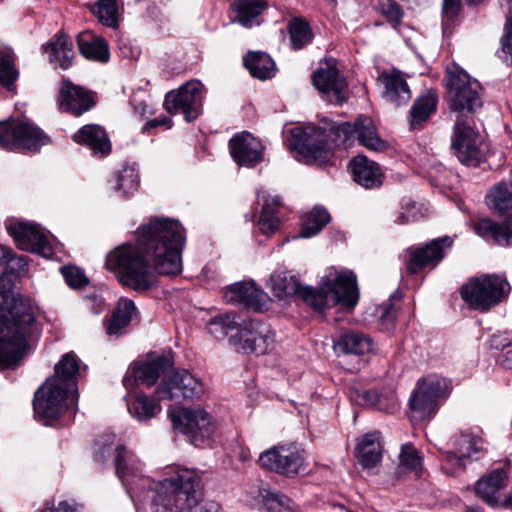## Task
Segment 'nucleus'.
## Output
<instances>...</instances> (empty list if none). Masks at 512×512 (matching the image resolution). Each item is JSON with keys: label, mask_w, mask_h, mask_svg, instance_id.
Wrapping results in <instances>:
<instances>
[{"label": "nucleus", "mask_w": 512, "mask_h": 512, "mask_svg": "<svg viewBox=\"0 0 512 512\" xmlns=\"http://www.w3.org/2000/svg\"><path fill=\"white\" fill-rule=\"evenodd\" d=\"M480 143L481 136L472 121L457 115L451 147L458 160L466 165H476L480 158Z\"/></svg>", "instance_id": "nucleus-16"}, {"label": "nucleus", "mask_w": 512, "mask_h": 512, "mask_svg": "<svg viewBox=\"0 0 512 512\" xmlns=\"http://www.w3.org/2000/svg\"><path fill=\"white\" fill-rule=\"evenodd\" d=\"M386 2L387 3H382L380 5V12L389 17L391 20L399 21L402 16L399 6L391 0H386Z\"/></svg>", "instance_id": "nucleus-55"}, {"label": "nucleus", "mask_w": 512, "mask_h": 512, "mask_svg": "<svg viewBox=\"0 0 512 512\" xmlns=\"http://www.w3.org/2000/svg\"><path fill=\"white\" fill-rule=\"evenodd\" d=\"M110 182L116 191L124 195L132 194L139 187V174L134 167L124 166L112 176Z\"/></svg>", "instance_id": "nucleus-43"}, {"label": "nucleus", "mask_w": 512, "mask_h": 512, "mask_svg": "<svg viewBox=\"0 0 512 512\" xmlns=\"http://www.w3.org/2000/svg\"><path fill=\"white\" fill-rule=\"evenodd\" d=\"M50 63L62 69H68L74 57L72 42L66 35H55L45 46Z\"/></svg>", "instance_id": "nucleus-37"}, {"label": "nucleus", "mask_w": 512, "mask_h": 512, "mask_svg": "<svg viewBox=\"0 0 512 512\" xmlns=\"http://www.w3.org/2000/svg\"><path fill=\"white\" fill-rule=\"evenodd\" d=\"M73 139L78 144L88 146L95 155L106 156L111 151L110 140L105 130L99 125L83 126L74 134Z\"/></svg>", "instance_id": "nucleus-28"}, {"label": "nucleus", "mask_w": 512, "mask_h": 512, "mask_svg": "<svg viewBox=\"0 0 512 512\" xmlns=\"http://www.w3.org/2000/svg\"><path fill=\"white\" fill-rule=\"evenodd\" d=\"M151 125H152V126H158V125H160V120H159V119H154V120H152V121H151Z\"/></svg>", "instance_id": "nucleus-64"}, {"label": "nucleus", "mask_w": 512, "mask_h": 512, "mask_svg": "<svg viewBox=\"0 0 512 512\" xmlns=\"http://www.w3.org/2000/svg\"><path fill=\"white\" fill-rule=\"evenodd\" d=\"M77 43L80 53L85 58L103 63L109 60L108 44L101 36L84 31L78 35Z\"/></svg>", "instance_id": "nucleus-32"}, {"label": "nucleus", "mask_w": 512, "mask_h": 512, "mask_svg": "<svg viewBox=\"0 0 512 512\" xmlns=\"http://www.w3.org/2000/svg\"><path fill=\"white\" fill-rule=\"evenodd\" d=\"M437 108V96L433 92H428L418 97L410 110V125L417 129L421 124L435 113Z\"/></svg>", "instance_id": "nucleus-39"}, {"label": "nucleus", "mask_w": 512, "mask_h": 512, "mask_svg": "<svg viewBox=\"0 0 512 512\" xmlns=\"http://www.w3.org/2000/svg\"><path fill=\"white\" fill-rule=\"evenodd\" d=\"M512 0H505L508 8L506 22L504 25V35L502 37V51L511 57L512 61Z\"/></svg>", "instance_id": "nucleus-52"}, {"label": "nucleus", "mask_w": 512, "mask_h": 512, "mask_svg": "<svg viewBox=\"0 0 512 512\" xmlns=\"http://www.w3.org/2000/svg\"><path fill=\"white\" fill-rule=\"evenodd\" d=\"M270 288L275 297L285 299L299 296L316 311L340 304L353 308L359 298L356 275L347 269H328L319 290L301 286L299 280L288 271H276L270 277Z\"/></svg>", "instance_id": "nucleus-5"}, {"label": "nucleus", "mask_w": 512, "mask_h": 512, "mask_svg": "<svg viewBox=\"0 0 512 512\" xmlns=\"http://www.w3.org/2000/svg\"><path fill=\"white\" fill-rule=\"evenodd\" d=\"M169 415L174 429L196 447L209 444L217 436V420L202 408L180 407L169 411Z\"/></svg>", "instance_id": "nucleus-6"}, {"label": "nucleus", "mask_w": 512, "mask_h": 512, "mask_svg": "<svg viewBox=\"0 0 512 512\" xmlns=\"http://www.w3.org/2000/svg\"><path fill=\"white\" fill-rule=\"evenodd\" d=\"M267 6L266 0H235L231 5L235 13L233 21L246 28L258 25L259 16Z\"/></svg>", "instance_id": "nucleus-34"}, {"label": "nucleus", "mask_w": 512, "mask_h": 512, "mask_svg": "<svg viewBox=\"0 0 512 512\" xmlns=\"http://www.w3.org/2000/svg\"><path fill=\"white\" fill-rule=\"evenodd\" d=\"M448 106L464 118V113H474L482 106L480 83L463 69L453 66L446 71Z\"/></svg>", "instance_id": "nucleus-7"}, {"label": "nucleus", "mask_w": 512, "mask_h": 512, "mask_svg": "<svg viewBox=\"0 0 512 512\" xmlns=\"http://www.w3.org/2000/svg\"><path fill=\"white\" fill-rule=\"evenodd\" d=\"M354 454L362 468L375 467L382 459L380 433L373 431L363 435L357 442Z\"/></svg>", "instance_id": "nucleus-29"}, {"label": "nucleus", "mask_w": 512, "mask_h": 512, "mask_svg": "<svg viewBox=\"0 0 512 512\" xmlns=\"http://www.w3.org/2000/svg\"><path fill=\"white\" fill-rule=\"evenodd\" d=\"M502 365L505 368L512 370V347L505 352L502 359Z\"/></svg>", "instance_id": "nucleus-61"}, {"label": "nucleus", "mask_w": 512, "mask_h": 512, "mask_svg": "<svg viewBox=\"0 0 512 512\" xmlns=\"http://www.w3.org/2000/svg\"><path fill=\"white\" fill-rule=\"evenodd\" d=\"M41 512H77V506L68 500H51L44 503Z\"/></svg>", "instance_id": "nucleus-54"}, {"label": "nucleus", "mask_w": 512, "mask_h": 512, "mask_svg": "<svg viewBox=\"0 0 512 512\" xmlns=\"http://www.w3.org/2000/svg\"><path fill=\"white\" fill-rule=\"evenodd\" d=\"M172 363L168 357L156 356L138 361L131 365L123 378V384L126 388L134 384H142L148 387L154 385L159 377L163 375Z\"/></svg>", "instance_id": "nucleus-21"}, {"label": "nucleus", "mask_w": 512, "mask_h": 512, "mask_svg": "<svg viewBox=\"0 0 512 512\" xmlns=\"http://www.w3.org/2000/svg\"><path fill=\"white\" fill-rule=\"evenodd\" d=\"M288 31L291 46L295 50L302 49L313 37L309 23L302 18H293L289 22Z\"/></svg>", "instance_id": "nucleus-44"}, {"label": "nucleus", "mask_w": 512, "mask_h": 512, "mask_svg": "<svg viewBox=\"0 0 512 512\" xmlns=\"http://www.w3.org/2000/svg\"><path fill=\"white\" fill-rule=\"evenodd\" d=\"M61 273L66 283L72 288H80L88 282L84 272L76 266L62 267Z\"/></svg>", "instance_id": "nucleus-51"}, {"label": "nucleus", "mask_w": 512, "mask_h": 512, "mask_svg": "<svg viewBox=\"0 0 512 512\" xmlns=\"http://www.w3.org/2000/svg\"><path fill=\"white\" fill-rule=\"evenodd\" d=\"M159 400L180 402L182 399H199L205 393L203 382L183 369L164 377L157 387Z\"/></svg>", "instance_id": "nucleus-15"}, {"label": "nucleus", "mask_w": 512, "mask_h": 512, "mask_svg": "<svg viewBox=\"0 0 512 512\" xmlns=\"http://www.w3.org/2000/svg\"><path fill=\"white\" fill-rule=\"evenodd\" d=\"M6 227L19 249L38 253L43 257L51 255L47 236L39 225L27 221H17Z\"/></svg>", "instance_id": "nucleus-19"}, {"label": "nucleus", "mask_w": 512, "mask_h": 512, "mask_svg": "<svg viewBox=\"0 0 512 512\" xmlns=\"http://www.w3.org/2000/svg\"><path fill=\"white\" fill-rule=\"evenodd\" d=\"M504 505L512 508V493L504 500Z\"/></svg>", "instance_id": "nucleus-62"}, {"label": "nucleus", "mask_w": 512, "mask_h": 512, "mask_svg": "<svg viewBox=\"0 0 512 512\" xmlns=\"http://www.w3.org/2000/svg\"><path fill=\"white\" fill-rule=\"evenodd\" d=\"M27 270L26 257L13 252L0 275V369L15 366L39 334L31 306L13 292L16 279Z\"/></svg>", "instance_id": "nucleus-3"}, {"label": "nucleus", "mask_w": 512, "mask_h": 512, "mask_svg": "<svg viewBox=\"0 0 512 512\" xmlns=\"http://www.w3.org/2000/svg\"><path fill=\"white\" fill-rule=\"evenodd\" d=\"M397 317V311L393 304H389L385 311L380 316V322L386 330H391L394 327Z\"/></svg>", "instance_id": "nucleus-56"}, {"label": "nucleus", "mask_w": 512, "mask_h": 512, "mask_svg": "<svg viewBox=\"0 0 512 512\" xmlns=\"http://www.w3.org/2000/svg\"><path fill=\"white\" fill-rule=\"evenodd\" d=\"M315 88L331 103L341 104L348 98L346 79L339 72L334 59L325 60L313 73Z\"/></svg>", "instance_id": "nucleus-17"}, {"label": "nucleus", "mask_w": 512, "mask_h": 512, "mask_svg": "<svg viewBox=\"0 0 512 512\" xmlns=\"http://www.w3.org/2000/svg\"><path fill=\"white\" fill-rule=\"evenodd\" d=\"M98 20L108 27H117L118 6L116 0H98L92 8Z\"/></svg>", "instance_id": "nucleus-48"}, {"label": "nucleus", "mask_w": 512, "mask_h": 512, "mask_svg": "<svg viewBox=\"0 0 512 512\" xmlns=\"http://www.w3.org/2000/svg\"><path fill=\"white\" fill-rule=\"evenodd\" d=\"M203 84L198 80H190L177 90L169 91L165 95L164 107L169 114L182 112L185 120H195L201 112L203 100Z\"/></svg>", "instance_id": "nucleus-14"}, {"label": "nucleus", "mask_w": 512, "mask_h": 512, "mask_svg": "<svg viewBox=\"0 0 512 512\" xmlns=\"http://www.w3.org/2000/svg\"><path fill=\"white\" fill-rule=\"evenodd\" d=\"M453 239L449 236L433 239L424 246L408 249L407 271L416 274L425 268L433 269L443 259L447 249L451 248Z\"/></svg>", "instance_id": "nucleus-18"}, {"label": "nucleus", "mask_w": 512, "mask_h": 512, "mask_svg": "<svg viewBox=\"0 0 512 512\" xmlns=\"http://www.w3.org/2000/svg\"><path fill=\"white\" fill-rule=\"evenodd\" d=\"M451 450L443 455L444 469L455 473L465 466L466 460L476 456L482 449V439L471 433H460L450 439Z\"/></svg>", "instance_id": "nucleus-20"}, {"label": "nucleus", "mask_w": 512, "mask_h": 512, "mask_svg": "<svg viewBox=\"0 0 512 512\" xmlns=\"http://www.w3.org/2000/svg\"><path fill=\"white\" fill-rule=\"evenodd\" d=\"M158 397V395L156 394ZM159 399L138 394L132 402L127 403L129 413L139 421H147L155 417L160 411Z\"/></svg>", "instance_id": "nucleus-40"}, {"label": "nucleus", "mask_w": 512, "mask_h": 512, "mask_svg": "<svg viewBox=\"0 0 512 512\" xmlns=\"http://www.w3.org/2000/svg\"><path fill=\"white\" fill-rule=\"evenodd\" d=\"M239 323L235 315L226 313L212 318L207 324L208 332L217 339L225 338L230 331H238Z\"/></svg>", "instance_id": "nucleus-46"}, {"label": "nucleus", "mask_w": 512, "mask_h": 512, "mask_svg": "<svg viewBox=\"0 0 512 512\" xmlns=\"http://www.w3.org/2000/svg\"><path fill=\"white\" fill-rule=\"evenodd\" d=\"M94 460L104 463L115 452L116 474L129 493L150 489L153 512H192L200 498L201 478L193 469L166 466L157 481L143 474V464L122 446L114 434L101 436L95 444Z\"/></svg>", "instance_id": "nucleus-2"}, {"label": "nucleus", "mask_w": 512, "mask_h": 512, "mask_svg": "<svg viewBox=\"0 0 512 512\" xmlns=\"http://www.w3.org/2000/svg\"><path fill=\"white\" fill-rule=\"evenodd\" d=\"M256 196L258 202L263 201L261 215L258 220L259 230L265 235H271L280 227V220L277 216L280 198L279 196L271 197L262 188L257 189Z\"/></svg>", "instance_id": "nucleus-30"}, {"label": "nucleus", "mask_w": 512, "mask_h": 512, "mask_svg": "<svg viewBox=\"0 0 512 512\" xmlns=\"http://www.w3.org/2000/svg\"><path fill=\"white\" fill-rule=\"evenodd\" d=\"M195 512H224L223 507L216 501H205Z\"/></svg>", "instance_id": "nucleus-59"}, {"label": "nucleus", "mask_w": 512, "mask_h": 512, "mask_svg": "<svg viewBox=\"0 0 512 512\" xmlns=\"http://www.w3.org/2000/svg\"><path fill=\"white\" fill-rule=\"evenodd\" d=\"M256 492L259 502L270 512H280L283 508L290 507V499L280 492L266 488H258Z\"/></svg>", "instance_id": "nucleus-47"}, {"label": "nucleus", "mask_w": 512, "mask_h": 512, "mask_svg": "<svg viewBox=\"0 0 512 512\" xmlns=\"http://www.w3.org/2000/svg\"><path fill=\"white\" fill-rule=\"evenodd\" d=\"M402 209L397 219L395 220L399 224L409 223L417 218L416 203L411 199H403L401 202Z\"/></svg>", "instance_id": "nucleus-53"}, {"label": "nucleus", "mask_w": 512, "mask_h": 512, "mask_svg": "<svg viewBox=\"0 0 512 512\" xmlns=\"http://www.w3.org/2000/svg\"><path fill=\"white\" fill-rule=\"evenodd\" d=\"M18 75L13 51L7 48L0 50V85L10 88Z\"/></svg>", "instance_id": "nucleus-45"}, {"label": "nucleus", "mask_w": 512, "mask_h": 512, "mask_svg": "<svg viewBox=\"0 0 512 512\" xmlns=\"http://www.w3.org/2000/svg\"><path fill=\"white\" fill-rule=\"evenodd\" d=\"M483 0H467V2L470 4V5H478L482 2Z\"/></svg>", "instance_id": "nucleus-63"}, {"label": "nucleus", "mask_w": 512, "mask_h": 512, "mask_svg": "<svg viewBox=\"0 0 512 512\" xmlns=\"http://www.w3.org/2000/svg\"><path fill=\"white\" fill-rule=\"evenodd\" d=\"M511 337L508 332H497L490 338L489 345L494 349H502L510 345Z\"/></svg>", "instance_id": "nucleus-57"}, {"label": "nucleus", "mask_w": 512, "mask_h": 512, "mask_svg": "<svg viewBox=\"0 0 512 512\" xmlns=\"http://www.w3.org/2000/svg\"><path fill=\"white\" fill-rule=\"evenodd\" d=\"M362 404L377 407L382 410L384 407L381 405V400L375 390L364 391L362 394Z\"/></svg>", "instance_id": "nucleus-58"}, {"label": "nucleus", "mask_w": 512, "mask_h": 512, "mask_svg": "<svg viewBox=\"0 0 512 512\" xmlns=\"http://www.w3.org/2000/svg\"><path fill=\"white\" fill-rule=\"evenodd\" d=\"M330 222L328 211L321 206H315L303 220L297 237L310 238L318 234Z\"/></svg>", "instance_id": "nucleus-42"}, {"label": "nucleus", "mask_w": 512, "mask_h": 512, "mask_svg": "<svg viewBox=\"0 0 512 512\" xmlns=\"http://www.w3.org/2000/svg\"><path fill=\"white\" fill-rule=\"evenodd\" d=\"M474 231L498 245H510L512 244V217H508L501 225L489 219H482L474 225Z\"/></svg>", "instance_id": "nucleus-33"}, {"label": "nucleus", "mask_w": 512, "mask_h": 512, "mask_svg": "<svg viewBox=\"0 0 512 512\" xmlns=\"http://www.w3.org/2000/svg\"><path fill=\"white\" fill-rule=\"evenodd\" d=\"M49 138L31 121L12 119L0 122V147L6 150L38 151Z\"/></svg>", "instance_id": "nucleus-11"}, {"label": "nucleus", "mask_w": 512, "mask_h": 512, "mask_svg": "<svg viewBox=\"0 0 512 512\" xmlns=\"http://www.w3.org/2000/svg\"><path fill=\"white\" fill-rule=\"evenodd\" d=\"M229 150L238 165L254 167L262 161L264 147L252 134L242 132L230 139Z\"/></svg>", "instance_id": "nucleus-22"}, {"label": "nucleus", "mask_w": 512, "mask_h": 512, "mask_svg": "<svg viewBox=\"0 0 512 512\" xmlns=\"http://www.w3.org/2000/svg\"><path fill=\"white\" fill-rule=\"evenodd\" d=\"M12 253L13 250L10 247L0 245V270H2V272L9 263V259H11Z\"/></svg>", "instance_id": "nucleus-60"}, {"label": "nucleus", "mask_w": 512, "mask_h": 512, "mask_svg": "<svg viewBox=\"0 0 512 512\" xmlns=\"http://www.w3.org/2000/svg\"><path fill=\"white\" fill-rule=\"evenodd\" d=\"M259 465L270 472L293 477L306 468L305 451L300 446L290 443L275 445L260 453Z\"/></svg>", "instance_id": "nucleus-12"}, {"label": "nucleus", "mask_w": 512, "mask_h": 512, "mask_svg": "<svg viewBox=\"0 0 512 512\" xmlns=\"http://www.w3.org/2000/svg\"><path fill=\"white\" fill-rule=\"evenodd\" d=\"M487 204L500 214L512 212V183L501 182L490 189Z\"/></svg>", "instance_id": "nucleus-41"}, {"label": "nucleus", "mask_w": 512, "mask_h": 512, "mask_svg": "<svg viewBox=\"0 0 512 512\" xmlns=\"http://www.w3.org/2000/svg\"><path fill=\"white\" fill-rule=\"evenodd\" d=\"M353 179L366 189L380 187L383 182V173L379 165L365 156H357L351 161Z\"/></svg>", "instance_id": "nucleus-27"}, {"label": "nucleus", "mask_w": 512, "mask_h": 512, "mask_svg": "<svg viewBox=\"0 0 512 512\" xmlns=\"http://www.w3.org/2000/svg\"><path fill=\"white\" fill-rule=\"evenodd\" d=\"M293 146L306 163L323 161L334 147L351 144L355 138L369 150L381 152L387 143L377 133L371 118L358 117L353 124H325L323 127L313 125L296 126L291 129Z\"/></svg>", "instance_id": "nucleus-4"}, {"label": "nucleus", "mask_w": 512, "mask_h": 512, "mask_svg": "<svg viewBox=\"0 0 512 512\" xmlns=\"http://www.w3.org/2000/svg\"><path fill=\"white\" fill-rule=\"evenodd\" d=\"M399 461L401 467L418 472L422 466L423 456L412 444L406 443L401 447Z\"/></svg>", "instance_id": "nucleus-49"}, {"label": "nucleus", "mask_w": 512, "mask_h": 512, "mask_svg": "<svg viewBox=\"0 0 512 512\" xmlns=\"http://www.w3.org/2000/svg\"><path fill=\"white\" fill-rule=\"evenodd\" d=\"M461 9V0H443L442 7V29L444 35L451 33L454 20Z\"/></svg>", "instance_id": "nucleus-50"}, {"label": "nucleus", "mask_w": 512, "mask_h": 512, "mask_svg": "<svg viewBox=\"0 0 512 512\" xmlns=\"http://www.w3.org/2000/svg\"><path fill=\"white\" fill-rule=\"evenodd\" d=\"M78 394L61 386L57 379H47L35 392L33 407L45 425L61 415L65 409L74 408Z\"/></svg>", "instance_id": "nucleus-10"}, {"label": "nucleus", "mask_w": 512, "mask_h": 512, "mask_svg": "<svg viewBox=\"0 0 512 512\" xmlns=\"http://www.w3.org/2000/svg\"><path fill=\"white\" fill-rule=\"evenodd\" d=\"M274 333L260 320L248 319L239 324L238 331L229 339L236 351L263 355L273 346Z\"/></svg>", "instance_id": "nucleus-13"}, {"label": "nucleus", "mask_w": 512, "mask_h": 512, "mask_svg": "<svg viewBox=\"0 0 512 512\" xmlns=\"http://www.w3.org/2000/svg\"><path fill=\"white\" fill-rule=\"evenodd\" d=\"M79 369V359L73 352H69L64 354L55 365V375L49 379H57V383L61 386L77 393Z\"/></svg>", "instance_id": "nucleus-36"}, {"label": "nucleus", "mask_w": 512, "mask_h": 512, "mask_svg": "<svg viewBox=\"0 0 512 512\" xmlns=\"http://www.w3.org/2000/svg\"><path fill=\"white\" fill-rule=\"evenodd\" d=\"M384 87L383 98L395 107L407 105L411 99V90L401 71H384L379 76Z\"/></svg>", "instance_id": "nucleus-25"}, {"label": "nucleus", "mask_w": 512, "mask_h": 512, "mask_svg": "<svg viewBox=\"0 0 512 512\" xmlns=\"http://www.w3.org/2000/svg\"><path fill=\"white\" fill-rule=\"evenodd\" d=\"M137 309L134 302L128 298L118 301L111 317L105 322V330L109 336H118L126 328L136 315Z\"/></svg>", "instance_id": "nucleus-35"}, {"label": "nucleus", "mask_w": 512, "mask_h": 512, "mask_svg": "<svg viewBox=\"0 0 512 512\" xmlns=\"http://www.w3.org/2000/svg\"><path fill=\"white\" fill-rule=\"evenodd\" d=\"M333 348L339 355L353 354L360 356L373 352L374 344L372 339L364 333L343 331L334 341Z\"/></svg>", "instance_id": "nucleus-26"}, {"label": "nucleus", "mask_w": 512, "mask_h": 512, "mask_svg": "<svg viewBox=\"0 0 512 512\" xmlns=\"http://www.w3.org/2000/svg\"><path fill=\"white\" fill-rule=\"evenodd\" d=\"M509 290L505 279L496 275H483L470 279L461 287L460 294L471 309L486 312L505 299Z\"/></svg>", "instance_id": "nucleus-8"}, {"label": "nucleus", "mask_w": 512, "mask_h": 512, "mask_svg": "<svg viewBox=\"0 0 512 512\" xmlns=\"http://www.w3.org/2000/svg\"><path fill=\"white\" fill-rule=\"evenodd\" d=\"M243 62L250 74L255 78L266 80L275 75V63L266 53L249 52L244 57Z\"/></svg>", "instance_id": "nucleus-38"}, {"label": "nucleus", "mask_w": 512, "mask_h": 512, "mask_svg": "<svg viewBox=\"0 0 512 512\" xmlns=\"http://www.w3.org/2000/svg\"><path fill=\"white\" fill-rule=\"evenodd\" d=\"M185 230L170 218H152L137 230L135 244L125 243L111 250L105 268L117 281L134 291L155 286L157 275H177L182 271Z\"/></svg>", "instance_id": "nucleus-1"}, {"label": "nucleus", "mask_w": 512, "mask_h": 512, "mask_svg": "<svg viewBox=\"0 0 512 512\" xmlns=\"http://www.w3.org/2000/svg\"><path fill=\"white\" fill-rule=\"evenodd\" d=\"M507 485V473L502 469H496L476 482L475 492L487 504L496 505L499 492Z\"/></svg>", "instance_id": "nucleus-31"}, {"label": "nucleus", "mask_w": 512, "mask_h": 512, "mask_svg": "<svg viewBox=\"0 0 512 512\" xmlns=\"http://www.w3.org/2000/svg\"><path fill=\"white\" fill-rule=\"evenodd\" d=\"M224 299L229 303H241L255 311L266 307L268 295L258 288L253 281L232 284L225 292Z\"/></svg>", "instance_id": "nucleus-24"}, {"label": "nucleus", "mask_w": 512, "mask_h": 512, "mask_svg": "<svg viewBox=\"0 0 512 512\" xmlns=\"http://www.w3.org/2000/svg\"><path fill=\"white\" fill-rule=\"evenodd\" d=\"M448 394L449 383L445 378L430 375L418 380L409 399L411 418L418 421L430 419Z\"/></svg>", "instance_id": "nucleus-9"}, {"label": "nucleus", "mask_w": 512, "mask_h": 512, "mask_svg": "<svg viewBox=\"0 0 512 512\" xmlns=\"http://www.w3.org/2000/svg\"><path fill=\"white\" fill-rule=\"evenodd\" d=\"M59 106L62 111L80 116L95 105V99L90 91L82 86L63 80L59 90Z\"/></svg>", "instance_id": "nucleus-23"}]
</instances>
